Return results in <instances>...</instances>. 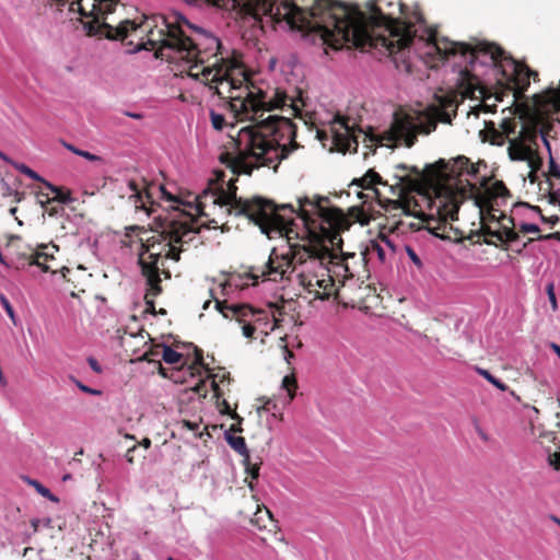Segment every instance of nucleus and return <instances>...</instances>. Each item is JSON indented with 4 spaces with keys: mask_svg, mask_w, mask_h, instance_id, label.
I'll list each match as a JSON object with an SVG mask.
<instances>
[{
    "mask_svg": "<svg viewBox=\"0 0 560 560\" xmlns=\"http://www.w3.org/2000/svg\"><path fill=\"white\" fill-rule=\"evenodd\" d=\"M191 65L188 75L209 85L222 100H226L230 110L240 120H250L255 125L243 127L232 137L236 155L225 153L221 161L234 174L250 175L254 168L269 167L278 171L282 161L303 145L296 141V125L289 117L270 115L266 112L282 109L292 116H301L304 102L302 91L289 96L279 88L262 90L255 85L241 60L221 58L212 65Z\"/></svg>",
    "mask_w": 560,
    "mask_h": 560,
    "instance_id": "f257e3e1",
    "label": "nucleus"
},
{
    "mask_svg": "<svg viewBox=\"0 0 560 560\" xmlns=\"http://www.w3.org/2000/svg\"><path fill=\"white\" fill-rule=\"evenodd\" d=\"M369 2L371 14L368 15L358 5H348L335 0H317L308 16H318L328 12V25L320 24L322 42L332 49H340L346 44L357 48H384L395 61L406 62V52L412 44V25L401 21L396 14L406 15L408 7L402 2H387V11L378 3Z\"/></svg>",
    "mask_w": 560,
    "mask_h": 560,
    "instance_id": "f03ea898",
    "label": "nucleus"
},
{
    "mask_svg": "<svg viewBox=\"0 0 560 560\" xmlns=\"http://www.w3.org/2000/svg\"><path fill=\"white\" fill-rule=\"evenodd\" d=\"M328 201L327 197L322 196L298 198V208L293 214H287L292 221L290 228L293 232L290 236L293 237H289L284 231H273L289 241L306 238L307 248L298 250L295 259L300 268V283L315 300L338 298L339 292L331 273L340 275L336 268H341L345 273L349 271L345 264L347 257L334 253L325 245V241L331 236V230H340L346 223L340 209L325 206Z\"/></svg>",
    "mask_w": 560,
    "mask_h": 560,
    "instance_id": "7ed1b4c3",
    "label": "nucleus"
},
{
    "mask_svg": "<svg viewBox=\"0 0 560 560\" xmlns=\"http://www.w3.org/2000/svg\"><path fill=\"white\" fill-rule=\"evenodd\" d=\"M237 187L231 179L225 189L222 185L211 183L196 198V209L199 217L207 218L202 226L219 229L223 225L228 215L245 217L258 225L262 233L270 237L272 231H284L289 237L293 230L292 221L287 218V212L293 214L295 208L291 203L276 205L273 201L253 197L249 199L236 196Z\"/></svg>",
    "mask_w": 560,
    "mask_h": 560,
    "instance_id": "20e7f679",
    "label": "nucleus"
},
{
    "mask_svg": "<svg viewBox=\"0 0 560 560\" xmlns=\"http://www.w3.org/2000/svg\"><path fill=\"white\" fill-rule=\"evenodd\" d=\"M438 48L445 55L460 54V58L471 67L482 58L481 62H490L502 79L498 80L500 89L495 92L494 100L503 101L505 94L512 93L514 102L524 96L530 84V68L523 61L515 60L497 44L479 42L469 44L464 42L442 40Z\"/></svg>",
    "mask_w": 560,
    "mask_h": 560,
    "instance_id": "39448f33",
    "label": "nucleus"
},
{
    "mask_svg": "<svg viewBox=\"0 0 560 560\" xmlns=\"http://www.w3.org/2000/svg\"><path fill=\"white\" fill-rule=\"evenodd\" d=\"M490 178L483 177L480 187L470 180L460 182L457 190L448 186L441 187L435 199L430 203V214L427 218L429 230L434 236L446 238L450 221L458 220V210L462 202L472 199L479 209H489L490 203H498V199H508L511 192L502 180H494L489 185Z\"/></svg>",
    "mask_w": 560,
    "mask_h": 560,
    "instance_id": "423d86ee",
    "label": "nucleus"
},
{
    "mask_svg": "<svg viewBox=\"0 0 560 560\" xmlns=\"http://www.w3.org/2000/svg\"><path fill=\"white\" fill-rule=\"evenodd\" d=\"M436 100V105H431L424 110L395 112L393 122L386 131L380 136L364 133V141L369 138L372 142L390 148L402 140L407 148H411L419 133L429 135L436 129L439 121L451 124L452 116H456L455 96L442 95Z\"/></svg>",
    "mask_w": 560,
    "mask_h": 560,
    "instance_id": "0eeeda50",
    "label": "nucleus"
},
{
    "mask_svg": "<svg viewBox=\"0 0 560 560\" xmlns=\"http://www.w3.org/2000/svg\"><path fill=\"white\" fill-rule=\"evenodd\" d=\"M397 170L402 172H410L421 179L435 182L436 186L433 189L435 196L441 187L448 186L453 190H457L460 182L465 183L460 176L463 174L476 176L479 172L478 165L472 164L470 160L464 155L457 156L452 161L439 160L434 164L425 166L423 172H420L416 166H408L406 164L396 165Z\"/></svg>",
    "mask_w": 560,
    "mask_h": 560,
    "instance_id": "6e6552de",
    "label": "nucleus"
},
{
    "mask_svg": "<svg viewBox=\"0 0 560 560\" xmlns=\"http://www.w3.org/2000/svg\"><path fill=\"white\" fill-rule=\"evenodd\" d=\"M201 370H205L208 373L207 380H211L213 397L215 398V405L220 413L228 415L232 419L240 418V416L231 409L230 404L224 398L225 392L220 386V384H224L225 382L228 383V386L231 384L233 380L230 372L224 369H219L218 373H211L209 365L203 361V352L201 349L196 347L194 362L187 368L182 366L173 370L170 378L175 383L184 384L187 382L184 374H188L190 377L200 376Z\"/></svg>",
    "mask_w": 560,
    "mask_h": 560,
    "instance_id": "1a4fd4ad",
    "label": "nucleus"
},
{
    "mask_svg": "<svg viewBox=\"0 0 560 560\" xmlns=\"http://www.w3.org/2000/svg\"><path fill=\"white\" fill-rule=\"evenodd\" d=\"M435 199L433 197L428 198V212H424L419 208L418 202L415 199L401 198L398 200H388L384 206L386 212L387 225L390 232L406 233L408 229L419 230L423 226L431 234H433L427 224V218L430 214V203Z\"/></svg>",
    "mask_w": 560,
    "mask_h": 560,
    "instance_id": "9d476101",
    "label": "nucleus"
},
{
    "mask_svg": "<svg viewBox=\"0 0 560 560\" xmlns=\"http://www.w3.org/2000/svg\"><path fill=\"white\" fill-rule=\"evenodd\" d=\"M215 308L224 318L235 319L237 323L252 320L257 329L265 335L273 331L280 326L283 306L269 304L270 311L255 308L246 303L229 304L226 301L214 299Z\"/></svg>",
    "mask_w": 560,
    "mask_h": 560,
    "instance_id": "9b49d317",
    "label": "nucleus"
},
{
    "mask_svg": "<svg viewBox=\"0 0 560 560\" xmlns=\"http://www.w3.org/2000/svg\"><path fill=\"white\" fill-rule=\"evenodd\" d=\"M317 0H301L302 4L298 5L292 0H284L273 8L269 5L270 14L277 20L285 21L291 28L315 33L322 38L320 24L328 25V12H323L318 16H308V12L315 7Z\"/></svg>",
    "mask_w": 560,
    "mask_h": 560,
    "instance_id": "f8f14e48",
    "label": "nucleus"
},
{
    "mask_svg": "<svg viewBox=\"0 0 560 560\" xmlns=\"http://www.w3.org/2000/svg\"><path fill=\"white\" fill-rule=\"evenodd\" d=\"M187 233L189 230L180 223H165L160 233L145 241L141 240L139 254H145V257L150 259L165 260L170 258L178 261L182 248L177 246V243L183 241Z\"/></svg>",
    "mask_w": 560,
    "mask_h": 560,
    "instance_id": "ddd939ff",
    "label": "nucleus"
},
{
    "mask_svg": "<svg viewBox=\"0 0 560 560\" xmlns=\"http://www.w3.org/2000/svg\"><path fill=\"white\" fill-rule=\"evenodd\" d=\"M186 51L178 55V61H185L188 66L187 72L191 65H198L200 71L203 66L212 65L213 61L225 58L222 52V44L213 35L200 33L197 39L183 35V45Z\"/></svg>",
    "mask_w": 560,
    "mask_h": 560,
    "instance_id": "4468645a",
    "label": "nucleus"
},
{
    "mask_svg": "<svg viewBox=\"0 0 560 560\" xmlns=\"http://www.w3.org/2000/svg\"><path fill=\"white\" fill-rule=\"evenodd\" d=\"M292 240H288L291 242ZM303 243H289V250L285 254L279 255L277 249L273 248L268 257V260L262 267H252L250 271L245 275L247 279H252L254 284L257 283L259 277H267L269 280H282L288 272H292L298 265L295 254L302 248H307L306 238L301 240Z\"/></svg>",
    "mask_w": 560,
    "mask_h": 560,
    "instance_id": "2eb2a0df",
    "label": "nucleus"
},
{
    "mask_svg": "<svg viewBox=\"0 0 560 560\" xmlns=\"http://www.w3.org/2000/svg\"><path fill=\"white\" fill-rule=\"evenodd\" d=\"M127 188L130 191L129 199L133 202L137 210H145L148 213L152 211L154 198L156 194L161 195L162 199L172 202H179V200L168 192L163 185H158L141 177L140 179H129Z\"/></svg>",
    "mask_w": 560,
    "mask_h": 560,
    "instance_id": "dca6fc26",
    "label": "nucleus"
},
{
    "mask_svg": "<svg viewBox=\"0 0 560 560\" xmlns=\"http://www.w3.org/2000/svg\"><path fill=\"white\" fill-rule=\"evenodd\" d=\"M331 140L338 152L346 153L353 149L357 151L358 135L364 133L362 128L348 116L336 115L330 126Z\"/></svg>",
    "mask_w": 560,
    "mask_h": 560,
    "instance_id": "f3484780",
    "label": "nucleus"
},
{
    "mask_svg": "<svg viewBox=\"0 0 560 560\" xmlns=\"http://www.w3.org/2000/svg\"><path fill=\"white\" fill-rule=\"evenodd\" d=\"M538 129L534 124L521 122L517 136L509 141V156L512 161H525L537 145Z\"/></svg>",
    "mask_w": 560,
    "mask_h": 560,
    "instance_id": "a211bd4d",
    "label": "nucleus"
},
{
    "mask_svg": "<svg viewBox=\"0 0 560 560\" xmlns=\"http://www.w3.org/2000/svg\"><path fill=\"white\" fill-rule=\"evenodd\" d=\"M11 165L15 171L19 173L27 176L28 178L36 180L38 183H42L49 191L54 194V197H49L47 194L39 192V197L46 198V203L52 205L54 202L61 203V205H68L74 201V198L72 197L71 190L56 186L51 184L50 182L46 180L44 177H42L38 173H36L34 170L28 167L27 165L19 162H10Z\"/></svg>",
    "mask_w": 560,
    "mask_h": 560,
    "instance_id": "6ab92c4d",
    "label": "nucleus"
},
{
    "mask_svg": "<svg viewBox=\"0 0 560 560\" xmlns=\"http://www.w3.org/2000/svg\"><path fill=\"white\" fill-rule=\"evenodd\" d=\"M402 16H404V19H401V21H405L406 23L412 25V30H413L412 33L415 34V35H412V42L418 36L417 35L418 30L416 28V25L418 24L420 26H423V34H421L419 36V38L421 40L427 42L428 45H433V47L436 49V51L443 59H450L452 57H460V54L445 55L443 51H441L438 48V44H440L442 40H448V39L447 38H439L436 31L434 28L425 25L424 16L418 7H416L412 10V12H410V13H409V9H407L406 15H402Z\"/></svg>",
    "mask_w": 560,
    "mask_h": 560,
    "instance_id": "aec40b11",
    "label": "nucleus"
},
{
    "mask_svg": "<svg viewBox=\"0 0 560 560\" xmlns=\"http://www.w3.org/2000/svg\"><path fill=\"white\" fill-rule=\"evenodd\" d=\"M138 262L141 268V273L147 280V285L151 287L153 294H161V273L170 277V271L164 269V260L158 258H147L145 254H139Z\"/></svg>",
    "mask_w": 560,
    "mask_h": 560,
    "instance_id": "412c9836",
    "label": "nucleus"
},
{
    "mask_svg": "<svg viewBox=\"0 0 560 560\" xmlns=\"http://www.w3.org/2000/svg\"><path fill=\"white\" fill-rule=\"evenodd\" d=\"M55 252H58V247L55 245H40L37 248H30V253H23V256L28 259L30 265L38 266L45 272H54L52 268L48 265V261L55 260Z\"/></svg>",
    "mask_w": 560,
    "mask_h": 560,
    "instance_id": "4be33fe9",
    "label": "nucleus"
},
{
    "mask_svg": "<svg viewBox=\"0 0 560 560\" xmlns=\"http://www.w3.org/2000/svg\"><path fill=\"white\" fill-rule=\"evenodd\" d=\"M559 431H550L542 433L540 443L547 447L548 462L556 470L560 469V424H558Z\"/></svg>",
    "mask_w": 560,
    "mask_h": 560,
    "instance_id": "5701e85b",
    "label": "nucleus"
},
{
    "mask_svg": "<svg viewBox=\"0 0 560 560\" xmlns=\"http://www.w3.org/2000/svg\"><path fill=\"white\" fill-rule=\"evenodd\" d=\"M84 272L85 269L82 267H78L75 270L69 268L62 269V277L73 287V290L70 291L72 296H78L79 293L85 292L86 282L90 280L92 275H85Z\"/></svg>",
    "mask_w": 560,
    "mask_h": 560,
    "instance_id": "b1692460",
    "label": "nucleus"
},
{
    "mask_svg": "<svg viewBox=\"0 0 560 560\" xmlns=\"http://www.w3.org/2000/svg\"><path fill=\"white\" fill-rule=\"evenodd\" d=\"M544 176L547 178L550 203H560V183L552 182V178L560 179V167L551 155L548 172L544 173Z\"/></svg>",
    "mask_w": 560,
    "mask_h": 560,
    "instance_id": "393cba45",
    "label": "nucleus"
},
{
    "mask_svg": "<svg viewBox=\"0 0 560 560\" xmlns=\"http://www.w3.org/2000/svg\"><path fill=\"white\" fill-rule=\"evenodd\" d=\"M196 219L190 214L186 212H180L178 219H172L166 221L165 223H180L189 230V233H187L183 241L177 243V246L182 248L183 244L191 242L195 237V234L200 231V226H196Z\"/></svg>",
    "mask_w": 560,
    "mask_h": 560,
    "instance_id": "a878e982",
    "label": "nucleus"
},
{
    "mask_svg": "<svg viewBox=\"0 0 560 560\" xmlns=\"http://www.w3.org/2000/svg\"><path fill=\"white\" fill-rule=\"evenodd\" d=\"M476 92H478L480 94L479 97H481L483 100V106L486 108H489V110H494L497 105L495 104L489 105L487 103V101L490 98V96H487V90L480 85V83L477 81V79L468 78L467 86L465 88V90L463 92L464 96L470 97V98H477L478 96L476 95Z\"/></svg>",
    "mask_w": 560,
    "mask_h": 560,
    "instance_id": "bb28decb",
    "label": "nucleus"
},
{
    "mask_svg": "<svg viewBox=\"0 0 560 560\" xmlns=\"http://www.w3.org/2000/svg\"><path fill=\"white\" fill-rule=\"evenodd\" d=\"M518 122L520 121L516 120L515 117L503 118L500 124L501 131H497L495 129H493L495 137L500 139L497 141V143L502 142L504 139L510 141L513 137L517 136L518 131L516 130V128ZM494 142L495 140L492 141V143Z\"/></svg>",
    "mask_w": 560,
    "mask_h": 560,
    "instance_id": "cd10ccee",
    "label": "nucleus"
},
{
    "mask_svg": "<svg viewBox=\"0 0 560 560\" xmlns=\"http://www.w3.org/2000/svg\"><path fill=\"white\" fill-rule=\"evenodd\" d=\"M377 184L386 185V183L383 182L381 175L373 168L369 170L362 177L354 178L351 183V185H355L362 189H373L376 194H378V191L375 189V185Z\"/></svg>",
    "mask_w": 560,
    "mask_h": 560,
    "instance_id": "c85d7f7f",
    "label": "nucleus"
},
{
    "mask_svg": "<svg viewBox=\"0 0 560 560\" xmlns=\"http://www.w3.org/2000/svg\"><path fill=\"white\" fill-rule=\"evenodd\" d=\"M254 502H255V514L252 518V523L256 525L259 529L267 528V524L265 522L264 516H266L267 521L269 523H273L272 514L268 508H266L264 504H259L256 497L252 495Z\"/></svg>",
    "mask_w": 560,
    "mask_h": 560,
    "instance_id": "c756f323",
    "label": "nucleus"
},
{
    "mask_svg": "<svg viewBox=\"0 0 560 560\" xmlns=\"http://www.w3.org/2000/svg\"><path fill=\"white\" fill-rule=\"evenodd\" d=\"M226 441L229 445L242 456V459H247L250 455L243 436L226 435Z\"/></svg>",
    "mask_w": 560,
    "mask_h": 560,
    "instance_id": "7c9ffc66",
    "label": "nucleus"
},
{
    "mask_svg": "<svg viewBox=\"0 0 560 560\" xmlns=\"http://www.w3.org/2000/svg\"><path fill=\"white\" fill-rule=\"evenodd\" d=\"M242 464L245 468V472L252 478V479H258L259 477V470L260 466L262 464V459L260 457H257L255 462L252 460L250 455L246 458L242 459Z\"/></svg>",
    "mask_w": 560,
    "mask_h": 560,
    "instance_id": "2f4dec72",
    "label": "nucleus"
},
{
    "mask_svg": "<svg viewBox=\"0 0 560 560\" xmlns=\"http://www.w3.org/2000/svg\"><path fill=\"white\" fill-rule=\"evenodd\" d=\"M159 294H153V290L151 287H148L147 292L144 294V301H145V306H147L145 312L153 314V315H156V314L166 315V311L164 308H161L160 311L155 310L154 299Z\"/></svg>",
    "mask_w": 560,
    "mask_h": 560,
    "instance_id": "473e14b6",
    "label": "nucleus"
},
{
    "mask_svg": "<svg viewBox=\"0 0 560 560\" xmlns=\"http://www.w3.org/2000/svg\"><path fill=\"white\" fill-rule=\"evenodd\" d=\"M348 215L352 221L359 222L362 225L368 224L370 222V215L365 212V210L362 207L359 206L349 208Z\"/></svg>",
    "mask_w": 560,
    "mask_h": 560,
    "instance_id": "72a5a7b5",
    "label": "nucleus"
},
{
    "mask_svg": "<svg viewBox=\"0 0 560 560\" xmlns=\"http://www.w3.org/2000/svg\"><path fill=\"white\" fill-rule=\"evenodd\" d=\"M162 359L168 364H176L180 362L183 354L164 345L162 347Z\"/></svg>",
    "mask_w": 560,
    "mask_h": 560,
    "instance_id": "f704fd0d",
    "label": "nucleus"
},
{
    "mask_svg": "<svg viewBox=\"0 0 560 560\" xmlns=\"http://www.w3.org/2000/svg\"><path fill=\"white\" fill-rule=\"evenodd\" d=\"M477 373L479 375H481L482 377H485L489 383H491L498 389H500L502 392L508 390L509 386L505 383H503L502 381H500L499 378H497L495 376H493L488 370L477 368Z\"/></svg>",
    "mask_w": 560,
    "mask_h": 560,
    "instance_id": "c9c22d12",
    "label": "nucleus"
},
{
    "mask_svg": "<svg viewBox=\"0 0 560 560\" xmlns=\"http://www.w3.org/2000/svg\"><path fill=\"white\" fill-rule=\"evenodd\" d=\"M24 479L27 481L28 485L33 486L39 494L49 499L52 502H58V498L56 495H54L50 492V490L48 488L44 487L40 482H38L37 480H33L28 477H26Z\"/></svg>",
    "mask_w": 560,
    "mask_h": 560,
    "instance_id": "e433bc0d",
    "label": "nucleus"
},
{
    "mask_svg": "<svg viewBox=\"0 0 560 560\" xmlns=\"http://www.w3.org/2000/svg\"><path fill=\"white\" fill-rule=\"evenodd\" d=\"M282 387L287 389L290 400H292L295 396V390L298 388V382L293 373L290 375H285L282 380Z\"/></svg>",
    "mask_w": 560,
    "mask_h": 560,
    "instance_id": "4c0bfd02",
    "label": "nucleus"
},
{
    "mask_svg": "<svg viewBox=\"0 0 560 560\" xmlns=\"http://www.w3.org/2000/svg\"><path fill=\"white\" fill-rule=\"evenodd\" d=\"M502 233H503L502 238H501L502 244L516 242L520 238L518 232L514 231L513 228H511L504 223H502Z\"/></svg>",
    "mask_w": 560,
    "mask_h": 560,
    "instance_id": "58836bf2",
    "label": "nucleus"
},
{
    "mask_svg": "<svg viewBox=\"0 0 560 560\" xmlns=\"http://www.w3.org/2000/svg\"><path fill=\"white\" fill-rule=\"evenodd\" d=\"M525 162H527L529 170L534 172H538L542 166V159L536 149L528 155V159H525Z\"/></svg>",
    "mask_w": 560,
    "mask_h": 560,
    "instance_id": "ea45409f",
    "label": "nucleus"
},
{
    "mask_svg": "<svg viewBox=\"0 0 560 560\" xmlns=\"http://www.w3.org/2000/svg\"><path fill=\"white\" fill-rule=\"evenodd\" d=\"M43 198L44 199L40 200L42 207L49 217H56L65 211V208L61 206V203L54 202L52 205H48L46 203V198Z\"/></svg>",
    "mask_w": 560,
    "mask_h": 560,
    "instance_id": "a19ab883",
    "label": "nucleus"
},
{
    "mask_svg": "<svg viewBox=\"0 0 560 560\" xmlns=\"http://www.w3.org/2000/svg\"><path fill=\"white\" fill-rule=\"evenodd\" d=\"M480 210V214H481V219L482 220H488V221H498L501 223V213L499 215H497V212H499L498 209L494 208V203H490V208L489 209H479Z\"/></svg>",
    "mask_w": 560,
    "mask_h": 560,
    "instance_id": "79ce46f5",
    "label": "nucleus"
},
{
    "mask_svg": "<svg viewBox=\"0 0 560 560\" xmlns=\"http://www.w3.org/2000/svg\"><path fill=\"white\" fill-rule=\"evenodd\" d=\"M210 120L211 125L215 130H222L225 126V118L222 114H219L214 110L210 112Z\"/></svg>",
    "mask_w": 560,
    "mask_h": 560,
    "instance_id": "37998d69",
    "label": "nucleus"
},
{
    "mask_svg": "<svg viewBox=\"0 0 560 560\" xmlns=\"http://www.w3.org/2000/svg\"><path fill=\"white\" fill-rule=\"evenodd\" d=\"M242 325V331L244 337L246 338H254V334L257 330L256 325L252 320H245L240 323Z\"/></svg>",
    "mask_w": 560,
    "mask_h": 560,
    "instance_id": "c03bdc74",
    "label": "nucleus"
},
{
    "mask_svg": "<svg viewBox=\"0 0 560 560\" xmlns=\"http://www.w3.org/2000/svg\"><path fill=\"white\" fill-rule=\"evenodd\" d=\"M191 390L198 394L201 398H206L208 395L207 389V377L203 380H199L196 385L191 387Z\"/></svg>",
    "mask_w": 560,
    "mask_h": 560,
    "instance_id": "a18cd8bd",
    "label": "nucleus"
},
{
    "mask_svg": "<svg viewBox=\"0 0 560 560\" xmlns=\"http://www.w3.org/2000/svg\"><path fill=\"white\" fill-rule=\"evenodd\" d=\"M164 345H155L148 352L144 353L143 358L149 362H154L155 358L162 357V347Z\"/></svg>",
    "mask_w": 560,
    "mask_h": 560,
    "instance_id": "49530a36",
    "label": "nucleus"
},
{
    "mask_svg": "<svg viewBox=\"0 0 560 560\" xmlns=\"http://www.w3.org/2000/svg\"><path fill=\"white\" fill-rule=\"evenodd\" d=\"M546 293L548 295L552 311L556 312L558 310V302L555 293V284L552 282L546 285Z\"/></svg>",
    "mask_w": 560,
    "mask_h": 560,
    "instance_id": "de8ad7c7",
    "label": "nucleus"
},
{
    "mask_svg": "<svg viewBox=\"0 0 560 560\" xmlns=\"http://www.w3.org/2000/svg\"><path fill=\"white\" fill-rule=\"evenodd\" d=\"M0 304L3 306L5 313L8 314V316L14 320L15 318V313H14V310L10 303V301L7 299V296L0 292Z\"/></svg>",
    "mask_w": 560,
    "mask_h": 560,
    "instance_id": "09e8293b",
    "label": "nucleus"
},
{
    "mask_svg": "<svg viewBox=\"0 0 560 560\" xmlns=\"http://www.w3.org/2000/svg\"><path fill=\"white\" fill-rule=\"evenodd\" d=\"M480 230L485 236L495 237L499 242H501L503 234L502 228L498 231H493L490 226L482 224Z\"/></svg>",
    "mask_w": 560,
    "mask_h": 560,
    "instance_id": "8fccbe9b",
    "label": "nucleus"
},
{
    "mask_svg": "<svg viewBox=\"0 0 560 560\" xmlns=\"http://www.w3.org/2000/svg\"><path fill=\"white\" fill-rule=\"evenodd\" d=\"M521 233H539L540 229L538 225L533 223H522L520 226Z\"/></svg>",
    "mask_w": 560,
    "mask_h": 560,
    "instance_id": "3c124183",
    "label": "nucleus"
},
{
    "mask_svg": "<svg viewBox=\"0 0 560 560\" xmlns=\"http://www.w3.org/2000/svg\"><path fill=\"white\" fill-rule=\"evenodd\" d=\"M406 250H407V254H408V257L410 258V260L418 267V269H421L422 261H421L420 257L417 255V253L411 247H407Z\"/></svg>",
    "mask_w": 560,
    "mask_h": 560,
    "instance_id": "603ef678",
    "label": "nucleus"
},
{
    "mask_svg": "<svg viewBox=\"0 0 560 560\" xmlns=\"http://www.w3.org/2000/svg\"><path fill=\"white\" fill-rule=\"evenodd\" d=\"M396 178L398 179L397 185L404 184L406 186L413 187L418 184V180L412 179L408 175H404V176L396 175Z\"/></svg>",
    "mask_w": 560,
    "mask_h": 560,
    "instance_id": "864d4df0",
    "label": "nucleus"
},
{
    "mask_svg": "<svg viewBox=\"0 0 560 560\" xmlns=\"http://www.w3.org/2000/svg\"><path fill=\"white\" fill-rule=\"evenodd\" d=\"M75 384L79 387V389L82 390L83 393H86V394H90V395H101L102 394L101 390L91 388V387L82 384L79 381H75Z\"/></svg>",
    "mask_w": 560,
    "mask_h": 560,
    "instance_id": "5fc2aeb1",
    "label": "nucleus"
},
{
    "mask_svg": "<svg viewBox=\"0 0 560 560\" xmlns=\"http://www.w3.org/2000/svg\"><path fill=\"white\" fill-rule=\"evenodd\" d=\"M79 156H82L91 162H101L102 161V158L100 155H96V154H93V153H90L88 151H84V150H81L79 152Z\"/></svg>",
    "mask_w": 560,
    "mask_h": 560,
    "instance_id": "6e6d98bb",
    "label": "nucleus"
},
{
    "mask_svg": "<svg viewBox=\"0 0 560 560\" xmlns=\"http://www.w3.org/2000/svg\"><path fill=\"white\" fill-rule=\"evenodd\" d=\"M241 280H242V277L238 275V276H231L230 279L228 280L226 284L228 285H234L235 288H243L245 284L241 283Z\"/></svg>",
    "mask_w": 560,
    "mask_h": 560,
    "instance_id": "4d7b16f0",
    "label": "nucleus"
},
{
    "mask_svg": "<svg viewBox=\"0 0 560 560\" xmlns=\"http://www.w3.org/2000/svg\"><path fill=\"white\" fill-rule=\"evenodd\" d=\"M282 349H283L284 360L287 361L288 364H290L291 359L294 358V353L292 350L289 349L287 343L282 345Z\"/></svg>",
    "mask_w": 560,
    "mask_h": 560,
    "instance_id": "13d9d810",
    "label": "nucleus"
},
{
    "mask_svg": "<svg viewBox=\"0 0 560 560\" xmlns=\"http://www.w3.org/2000/svg\"><path fill=\"white\" fill-rule=\"evenodd\" d=\"M137 448L138 446L133 445L132 447L128 448L126 453V460L131 465L135 463V452L137 451Z\"/></svg>",
    "mask_w": 560,
    "mask_h": 560,
    "instance_id": "bf43d9fd",
    "label": "nucleus"
},
{
    "mask_svg": "<svg viewBox=\"0 0 560 560\" xmlns=\"http://www.w3.org/2000/svg\"><path fill=\"white\" fill-rule=\"evenodd\" d=\"M182 423H183V427L186 428L189 431H197L198 428H199V423L192 422V421H189V420H183Z\"/></svg>",
    "mask_w": 560,
    "mask_h": 560,
    "instance_id": "052dcab7",
    "label": "nucleus"
},
{
    "mask_svg": "<svg viewBox=\"0 0 560 560\" xmlns=\"http://www.w3.org/2000/svg\"><path fill=\"white\" fill-rule=\"evenodd\" d=\"M275 407H276V404H275V402H272V400L267 399V400L265 401V404H264L261 407H259V408L257 409V411H258V412H260V411H270V410H271L272 408H275Z\"/></svg>",
    "mask_w": 560,
    "mask_h": 560,
    "instance_id": "680f3d73",
    "label": "nucleus"
},
{
    "mask_svg": "<svg viewBox=\"0 0 560 560\" xmlns=\"http://www.w3.org/2000/svg\"><path fill=\"white\" fill-rule=\"evenodd\" d=\"M88 362H89V365L91 366V369H92L94 372H96V373H101L102 369H101V366H100V364H98V362H97V360H96V359H94V358H92V357H91V358H89V359H88Z\"/></svg>",
    "mask_w": 560,
    "mask_h": 560,
    "instance_id": "e2e57ef3",
    "label": "nucleus"
},
{
    "mask_svg": "<svg viewBox=\"0 0 560 560\" xmlns=\"http://www.w3.org/2000/svg\"><path fill=\"white\" fill-rule=\"evenodd\" d=\"M501 218H502L501 224L504 223V224H506V225H509V226L514 229L515 223H514V218L513 217H506L503 212H501Z\"/></svg>",
    "mask_w": 560,
    "mask_h": 560,
    "instance_id": "0e129e2a",
    "label": "nucleus"
},
{
    "mask_svg": "<svg viewBox=\"0 0 560 560\" xmlns=\"http://www.w3.org/2000/svg\"><path fill=\"white\" fill-rule=\"evenodd\" d=\"M530 376L533 377L534 383H538L539 392H541V393H542V395H545V394H546L545 388L548 386V385H547V383H545V382H542V381H539V382H538V381L536 380V377L534 376V374H533V373H530Z\"/></svg>",
    "mask_w": 560,
    "mask_h": 560,
    "instance_id": "69168bd1",
    "label": "nucleus"
},
{
    "mask_svg": "<svg viewBox=\"0 0 560 560\" xmlns=\"http://www.w3.org/2000/svg\"><path fill=\"white\" fill-rule=\"evenodd\" d=\"M476 432L482 441L488 442V434L478 424L476 425Z\"/></svg>",
    "mask_w": 560,
    "mask_h": 560,
    "instance_id": "338daca9",
    "label": "nucleus"
},
{
    "mask_svg": "<svg viewBox=\"0 0 560 560\" xmlns=\"http://www.w3.org/2000/svg\"><path fill=\"white\" fill-rule=\"evenodd\" d=\"M234 420H237V423L232 424L230 430L233 432H241L242 431L241 422L243 419L240 417V418H235Z\"/></svg>",
    "mask_w": 560,
    "mask_h": 560,
    "instance_id": "774afa93",
    "label": "nucleus"
}]
</instances>
